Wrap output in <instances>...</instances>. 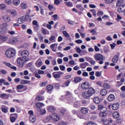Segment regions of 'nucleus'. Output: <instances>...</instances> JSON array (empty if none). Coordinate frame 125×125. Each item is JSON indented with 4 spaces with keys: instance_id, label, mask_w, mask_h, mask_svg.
I'll return each mask as SVG.
<instances>
[{
    "instance_id": "f257e3e1",
    "label": "nucleus",
    "mask_w": 125,
    "mask_h": 125,
    "mask_svg": "<svg viewBox=\"0 0 125 125\" xmlns=\"http://www.w3.org/2000/svg\"><path fill=\"white\" fill-rule=\"evenodd\" d=\"M89 86H90V84L88 82H84L81 84L82 89H87L82 93L83 97L86 99H88L90 96H92L95 93V89L92 87H89Z\"/></svg>"
},
{
    "instance_id": "f03ea898",
    "label": "nucleus",
    "mask_w": 125,
    "mask_h": 125,
    "mask_svg": "<svg viewBox=\"0 0 125 125\" xmlns=\"http://www.w3.org/2000/svg\"><path fill=\"white\" fill-rule=\"evenodd\" d=\"M5 55L7 58H13L16 55V50L14 48L8 49L5 52Z\"/></svg>"
},
{
    "instance_id": "7ed1b4c3",
    "label": "nucleus",
    "mask_w": 125,
    "mask_h": 125,
    "mask_svg": "<svg viewBox=\"0 0 125 125\" xmlns=\"http://www.w3.org/2000/svg\"><path fill=\"white\" fill-rule=\"evenodd\" d=\"M94 58L96 61H99V63L102 65L104 63V57L99 53H97L94 55Z\"/></svg>"
},
{
    "instance_id": "20e7f679",
    "label": "nucleus",
    "mask_w": 125,
    "mask_h": 125,
    "mask_svg": "<svg viewBox=\"0 0 125 125\" xmlns=\"http://www.w3.org/2000/svg\"><path fill=\"white\" fill-rule=\"evenodd\" d=\"M66 98L67 101V103L71 104L74 101H76V98L73 97V94L70 92H66Z\"/></svg>"
},
{
    "instance_id": "39448f33",
    "label": "nucleus",
    "mask_w": 125,
    "mask_h": 125,
    "mask_svg": "<svg viewBox=\"0 0 125 125\" xmlns=\"http://www.w3.org/2000/svg\"><path fill=\"white\" fill-rule=\"evenodd\" d=\"M27 61H28V58L25 59V58L20 57L17 59V62L19 67H22V66H23V64L26 63V62H27Z\"/></svg>"
},
{
    "instance_id": "423d86ee",
    "label": "nucleus",
    "mask_w": 125,
    "mask_h": 125,
    "mask_svg": "<svg viewBox=\"0 0 125 125\" xmlns=\"http://www.w3.org/2000/svg\"><path fill=\"white\" fill-rule=\"evenodd\" d=\"M29 18H30V16L29 15L23 16L18 19V23L19 24H23V23H25V22L28 21Z\"/></svg>"
},
{
    "instance_id": "0eeeda50",
    "label": "nucleus",
    "mask_w": 125,
    "mask_h": 125,
    "mask_svg": "<svg viewBox=\"0 0 125 125\" xmlns=\"http://www.w3.org/2000/svg\"><path fill=\"white\" fill-rule=\"evenodd\" d=\"M1 29H0V34H5L8 32V29H7V23H5L1 24Z\"/></svg>"
},
{
    "instance_id": "6e6552de",
    "label": "nucleus",
    "mask_w": 125,
    "mask_h": 125,
    "mask_svg": "<svg viewBox=\"0 0 125 125\" xmlns=\"http://www.w3.org/2000/svg\"><path fill=\"white\" fill-rule=\"evenodd\" d=\"M53 78L55 79H59L62 75H64V73L61 71L54 72L52 74Z\"/></svg>"
},
{
    "instance_id": "1a4fd4ad",
    "label": "nucleus",
    "mask_w": 125,
    "mask_h": 125,
    "mask_svg": "<svg viewBox=\"0 0 125 125\" xmlns=\"http://www.w3.org/2000/svg\"><path fill=\"white\" fill-rule=\"evenodd\" d=\"M21 56L22 57H23V58H25V59H27V57L29 56V52L27 50L22 51L21 52Z\"/></svg>"
},
{
    "instance_id": "9d476101",
    "label": "nucleus",
    "mask_w": 125,
    "mask_h": 125,
    "mask_svg": "<svg viewBox=\"0 0 125 125\" xmlns=\"http://www.w3.org/2000/svg\"><path fill=\"white\" fill-rule=\"evenodd\" d=\"M52 116V121L54 122H58L59 120H60V117L57 115V113H54L53 114Z\"/></svg>"
},
{
    "instance_id": "9b49d317",
    "label": "nucleus",
    "mask_w": 125,
    "mask_h": 125,
    "mask_svg": "<svg viewBox=\"0 0 125 125\" xmlns=\"http://www.w3.org/2000/svg\"><path fill=\"white\" fill-rule=\"evenodd\" d=\"M52 121V116H48L43 120V123H51Z\"/></svg>"
},
{
    "instance_id": "f8f14e48",
    "label": "nucleus",
    "mask_w": 125,
    "mask_h": 125,
    "mask_svg": "<svg viewBox=\"0 0 125 125\" xmlns=\"http://www.w3.org/2000/svg\"><path fill=\"white\" fill-rule=\"evenodd\" d=\"M117 11L119 13H121V12H125V4H124L123 5L120 6V7H119L118 8Z\"/></svg>"
},
{
    "instance_id": "ddd939ff",
    "label": "nucleus",
    "mask_w": 125,
    "mask_h": 125,
    "mask_svg": "<svg viewBox=\"0 0 125 125\" xmlns=\"http://www.w3.org/2000/svg\"><path fill=\"white\" fill-rule=\"evenodd\" d=\"M2 18L5 22H10V21H11V19L7 15L3 16Z\"/></svg>"
},
{
    "instance_id": "4468645a",
    "label": "nucleus",
    "mask_w": 125,
    "mask_h": 125,
    "mask_svg": "<svg viewBox=\"0 0 125 125\" xmlns=\"http://www.w3.org/2000/svg\"><path fill=\"white\" fill-rule=\"evenodd\" d=\"M119 57H120V55H115L113 57L112 60V62L113 63H117L118 61H119Z\"/></svg>"
},
{
    "instance_id": "2eb2a0df",
    "label": "nucleus",
    "mask_w": 125,
    "mask_h": 125,
    "mask_svg": "<svg viewBox=\"0 0 125 125\" xmlns=\"http://www.w3.org/2000/svg\"><path fill=\"white\" fill-rule=\"evenodd\" d=\"M19 41V40L18 39V38H17V37H14L9 40L10 42H12V43H16L18 42Z\"/></svg>"
},
{
    "instance_id": "dca6fc26",
    "label": "nucleus",
    "mask_w": 125,
    "mask_h": 125,
    "mask_svg": "<svg viewBox=\"0 0 125 125\" xmlns=\"http://www.w3.org/2000/svg\"><path fill=\"white\" fill-rule=\"evenodd\" d=\"M107 100L109 102H112L115 100V95L113 94H110L107 97Z\"/></svg>"
},
{
    "instance_id": "f3484780",
    "label": "nucleus",
    "mask_w": 125,
    "mask_h": 125,
    "mask_svg": "<svg viewBox=\"0 0 125 125\" xmlns=\"http://www.w3.org/2000/svg\"><path fill=\"white\" fill-rule=\"evenodd\" d=\"M9 95L6 94V93H2L0 95V98L2 99H8Z\"/></svg>"
},
{
    "instance_id": "a211bd4d",
    "label": "nucleus",
    "mask_w": 125,
    "mask_h": 125,
    "mask_svg": "<svg viewBox=\"0 0 125 125\" xmlns=\"http://www.w3.org/2000/svg\"><path fill=\"white\" fill-rule=\"evenodd\" d=\"M21 8V9H27L28 8V5L25 2H22L20 4Z\"/></svg>"
},
{
    "instance_id": "6ab92c4d",
    "label": "nucleus",
    "mask_w": 125,
    "mask_h": 125,
    "mask_svg": "<svg viewBox=\"0 0 125 125\" xmlns=\"http://www.w3.org/2000/svg\"><path fill=\"white\" fill-rule=\"evenodd\" d=\"M113 123L112 120H107V119H104L103 120V123L104 125H109V124H112Z\"/></svg>"
},
{
    "instance_id": "aec40b11",
    "label": "nucleus",
    "mask_w": 125,
    "mask_h": 125,
    "mask_svg": "<svg viewBox=\"0 0 125 125\" xmlns=\"http://www.w3.org/2000/svg\"><path fill=\"white\" fill-rule=\"evenodd\" d=\"M56 110V109L53 106H50L47 107V110L51 113H53Z\"/></svg>"
},
{
    "instance_id": "412c9836",
    "label": "nucleus",
    "mask_w": 125,
    "mask_h": 125,
    "mask_svg": "<svg viewBox=\"0 0 125 125\" xmlns=\"http://www.w3.org/2000/svg\"><path fill=\"white\" fill-rule=\"evenodd\" d=\"M44 104H43V103H37L36 104V107L38 108V109H41V108H42V107H44Z\"/></svg>"
},
{
    "instance_id": "4be33fe9",
    "label": "nucleus",
    "mask_w": 125,
    "mask_h": 125,
    "mask_svg": "<svg viewBox=\"0 0 125 125\" xmlns=\"http://www.w3.org/2000/svg\"><path fill=\"white\" fill-rule=\"evenodd\" d=\"M36 116L35 115L30 116L29 117V121L31 123H34L36 122Z\"/></svg>"
},
{
    "instance_id": "5701e85b",
    "label": "nucleus",
    "mask_w": 125,
    "mask_h": 125,
    "mask_svg": "<svg viewBox=\"0 0 125 125\" xmlns=\"http://www.w3.org/2000/svg\"><path fill=\"white\" fill-rule=\"evenodd\" d=\"M119 103L113 104L112 105V108L113 110H118L119 109Z\"/></svg>"
},
{
    "instance_id": "b1692460",
    "label": "nucleus",
    "mask_w": 125,
    "mask_h": 125,
    "mask_svg": "<svg viewBox=\"0 0 125 125\" xmlns=\"http://www.w3.org/2000/svg\"><path fill=\"white\" fill-rule=\"evenodd\" d=\"M88 65V62H85L81 63L80 66L82 69H85V68H86V66H87Z\"/></svg>"
},
{
    "instance_id": "393cba45",
    "label": "nucleus",
    "mask_w": 125,
    "mask_h": 125,
    "mask_svg": "<svg viewBox=\"0 0 125 125\" xmlns=\"http://www.w3.org/2000/svg\"><path fill=\"white\" fill-rule=\"evenodd\" d=\"M112 116L114 119H118V118L120 117V113L117 111H115L113 112Z\"/></svg>"
},
{
    "instance_id": "a878e982",
    "label": "nucleus",
    "mask_w": 125,
    "mask_h": 125,
    "mask_svg": "<svg viewBox=\"0 0 125 125\" xmlns=\"http://www.w3.org/2000/svg\"><path fill=\"white\" fill-rule=\"evenodd\" d=\"M36 65L38 68H40V67H41L42 65V61L38 60L36 62Z\"/></svg>"
},
{
    "instance_id": "bb28decb",
    "label": "nucleus",
    "mask_w": 125,
    "mask_h": 125,
    "mask_svg": "<svg viewBox=\"0 0 125 125\" xmlns=\"http://www.w3.org/2000/svg\"><path fill=\"white\" fill-rule=\"evenodd\" d=\"M13 4L15 6H18L20 4V0H13L12 1Z\"/></svg>"
},
{
    "instance_id": "cd10ccee",
    "label": "nucleus",
    "mask_w": 125,
    "mask_h": 125,
    "mask_svg": "<svg viewBox=\"0 0 125 125\" xmlns=\"http://www.w3.org/2000/svg\"><path fill=\"white\" fill-rule=\"evenodd\" d=\"M81 111L82 114H86L88 112V109L86 107H82Z\"/></svg>"
},
{
    "instance_id": "c85d7f7f",
    "label": "nucleus",
    "mask_w": 125,
    "mask_h": 125,
    "mask_svg": "<svg viewBox=\"0 0 125 125\" xmlns=\"http://www.w3.org/2000/svg\"><path fill=\"white\" fill-rule=\"evenodd\" d=\"M82 80V78L80 77H77L74 78V83H80V82H81Z\"/></svg>"
},
{
    "instance_id": "c756f323",
    "label": "nucleus",
    "mask_w": 125,
    "mask_h": 125,
    "mask_svg": "<svg viewBox=\"0 0 125 125\" xmlns=\"http://www.w3.org/2000/svg\"><path fill=\"white\" fill-rule=\"evenodd\" d=\"M107 90L105 89H103L101 91L100 94L101 95H102V96H105V95L107 94Z\"/></svg>"
},
{
    "instance_id": "7c9ffc66",
    "label": "nucleus",
    "mask_w": 125,
    "mask_h": 125,
    "mask_svg": "<svg viewBox=\"0 0 125 125\" xmlns=\"http://www.w3.org/2000/svg\"><path fill=\"white\" fill-rule=\"evenodd\" d=\"M94 102L96 103V104H99L100 103V99L98 97H96L93 99Z\"/></svg>"
},
{
    "instance_id": "2f4dec72",
    "label": "nucleus",
    "mask_w": 125,
    "mask_h": 125,
    "mask_svg": "<svg viewBox=\"0 0 125 125\" xmlns=\"http://www.w3.org/2000/svg\"><path fill=\"white\" fill-rule=\"evenodd\" d=\"M36 99L37 101H42L44 99V97L42 96H38L36 97Z\"/></svg>"
},
{
    "instance_id": "473e14b6",
    "label": "nucleus",
    "mask_w": 125,
    "mask_h": 125,
    "mask_svg": "<svg viewBox=\"0 0 125 125\" xmlns=\"http://www.w3.org/2000/svg\"><path fill=\"white\" fill-rule=\"evenodd\" d=\"M31 83V81L25 80H22L21 82V84H27L28 83Z\"/></svg>"
},
{
    "instance_id": "72a5a7b5",
    "label": "nucleus",
    "mask_w": 125,
    "mask_h": 125,
    "mask_svg": "<svg viewBox=\"0 0 125 125\" xmlns=\"http://www.w3.org/2000/svg\"><path fill=\"white\" fill-rule=\"evenodd\" d=\"M42 33L43 35H49V31L46 29H43L42 30Z\"/></svg>"
},
{
    "instance_id": "f704fd0d",
    "label": "nucleus",
    "mask_w": 125,
    "mask_h": 125,
    "mask_svg": "<svg viewBox=\"0 0 125 125\" xmlns=\"http://www.w3.org/2000/svg\"><path fill=\"white\" fill-rule=\"evenodd\" d=\"M99 116L101 118H105V117L107 116V113H106V112L101 111V112L99 114Z\"/></svg>"
},
{
    "instance_id": "c9c22d12",
    "label": "nucleus",
    "mask_w": 125,
    "mask_h": 125,
    "mask_svg": "<svg viewBox=\"0 0 125 125\" xmlns=\"http://www.w3.org/2000/svg\"><path fill=\"white\" fill-rule=\"evenodd\" d=\"M10 14L12 16L14 17L17 15V12L15 10H12L11 11Z\"/></svg>"
},
{
    "instance_id": "e433bc0d",
    "label": "nucleus",
    "mask_w": 125,
    "mask_h": 125,
    "mask_svg": "<svg viewBox=\"0 0 125 125\" xmlns=\"http://www.w3.org/2000/svg\"><path fill=\"white\" fill-rule=\"evenodd\" d=\"M50 42H56V38H55V36H52L49 38Z\"/></svg>"
},
{
    "instance_id": "4c0bfd02",
    "label": "nucleus",
    "mask_w": 125,
    "mask_h": 125,
    "mask_svg": "<svg viewBox=\"0 0 125 125\" xmlns=\"http://www.w3.org/2000/svg\"><path fill=\"white\" fill-rule=\"evenodd\" d=\"M124 3V0H117V2L116 3L117 6H121V4Z\"/></svg>"
},
{
    "instance_id": "58836bf2",
    "label": "nucleus",
    "mask_w": 125,
    "mask_h": 125,
    "mask_svg": "<svg viewBox=\"0 0 125 125\" xmlns=\"http://www.w3.org/2000/svg\"><path fill=\"white\" fill-rule=\"evenodd\" d=\"M61 113L62 114L63 116H64V117H67V116H68V111H67V110H62Z\"/></svg>"
},
{
    "instance_id": "ea45409f",
    "label": "nucleus",
    "mask_w": 125,
    "mask_h": 125,
    "mask_svg": "<svg viewBox=\"0 0 125 125\" xmlns=\"http://www.w3.org/2000/svg\"><path fill=\"white\" fill-rule=\"evenodd\" d=\"M77 8H78L79 10H81V11H83V6L81 4H78L76 5Z\"/></svg>"
},
{
    "instance_id": "a19ab883",
    "label": "nucleus",
    "mask_w": 125,
    "mask_h": 125,
    "mask_svg": "<svg viewBox=\"0 0 125 125\" xmlns=\"http://www.w3.org/2000/svg\"><path fill=\"white\" fill-rule=\"evenodd\" d=\"M6 9V5L4 4H0V9L1 10H5Z\"/></svg>"
},
{
    "instance_id": "79ce46f5",
    "label": "nucleus",
    "mask_w": 125,
    "mask_h": 125,
    "mask_svg": "<svg viewBox=\"0 0 125 125\" xmlns=\"http://www.w3.org/2000/svg\"><path fill=\"white\" fill-rule=\"evenodd\" d=\"M62 34L65 38H70V35H69V34H68V32H67L66 31H65V30L63 31Z\"/></svg>"
},
{
    "instance_id": "37998d69",
    "label": "nucleus",
    "mask_w": 125,
    "mask_h": 125,
    "mask_svg": "<svg viewBox=\"0 0 125 125\" xmlns=\"http://www.w3.org/2000/svg\"><path fill=\"white\" fill-rule=\"evenodd\" d=\"M1 111L3 112V113H7L8 112L7 107L4 106H2Z\"/></svg>"
},
{
    "instance_id": "c03bdc74",
    "label": "nucleus",
    "mask_w": 125,
    "mask_h": 125,
    "mask_svg": "<svg viewBox=\"0 0 125 125\" xmlns=\"http://www.w3.org/2000/svg\"><path fill=\"white\" fill-rule=\"evenodd\" d=\"M7 74V71L4 69L0 70V75H6Z\"/></svg>"
},
{
    "instance_id": "a18cd8bd",
    "label": "nucleus",
    "mask_w": 125,
    "mask_h": 125,
    "mask_svg": "<svg viewBox=\"0 0 125 125\" xmlns=\"http://www.w3.org/2000/svg\"><path fill=\"white\" fill-rule=\"evenodd\" d=\"M46 88L48 91H51V90H52L53 89V85H49L47 86Z\"/></svg>"
},
{
    "instance_id": "49530a36",
    "label": "nucleus",
    "mask_w": 125,
    "mask_h": 125,
    "mask_svg": "<svg viewBox=\"0 0 125 125\" xmlns=\"http://www.w3.org/2000/svg\"><path fill=\"white\" fill-rule=\"evenodd\" d=\"M3 64L4 65H6V66H7V67H9V68H10L12 66V65H11V63L9 62H3Z\"/></svg>"
},
{
    "instance_id": "de8ad7c7",
    "label": "nucleus",
    "mask_w": 125,
    "mask_h": 125,
    "mask_svg": "<svg viewBox=\"0 0 125 125\" xmlns=\"http://www.w3.org/2000/svg\"><path fill=\"white\" fill-rule=\"evenodd\" d=\"M79 106H80V101L75 102L74 104V107L75 108H78Z\"/></svg>"
},
{
    "instance_id": "09e8293b",
    "label": "nucleus",
    "mask_w": 125,
    "mask_h": 125,
    "mask_svg": "<svg viewBox=\"0 0 125 125\" xmlns=\"http://www.w3.org/2000/svg\"><path fill=\"white\" fill-rule=\"evenodd\" d=\"M7 40V38L6 37H3L1 35L0 36V41H2V42H5Z\"/></svg>"
},
{
    "instance_id": "8fccbe9b",
    "label": "nucleus",
    "mask_w": 125,
    "mask_h": 125,
    "mask_svg": "<svg viewBox=\"0 0 125 125\" xmlns=\"http://www.w3.org/2000/svg\"><path fill=\"white\" fill-rule=\"evenodd\" d=\"M33 25H34L35 26H36V27H39V23L38 22V21L36 20H34L32 22Z\"/></svg>"
},
{
    "instance_id": "3c124183",
    "label": "nucleus",
    "mask_w": 125,
    "mask_h": 125,
    "mask_svg": "<svg viewBox=\"0 0 125 125\" xmlns=\"http://www.w3.org/2000/svg\"><path fill=\"white\" fill-rule=\"evenodd\" d=\"M64 3H65L66 5L69 7H72V6H73V3L71 2H64Z\"/></svg>"
},
{
    "instance_id": "603ef678",
    "label": "nucleus",
    "mask_w": 125,
    "mask_h": 125,
    "mask_svg": "<svg viewBox=\"0 0 125 125\" xmlns=\"http://www.w3.org/2000/svg\"><path fill=\"white\" fill-rule=\"evenodd\" d=\"M53 18H54V21H56V20H58L59 17H58V15L57 14H55L52 16Z\"/></svg>"
},
{
    "instance_id": "864d4df0",
    "label": "nucleus",
    "mask_w": 125,
    "mask_h": 125,
    "mask_svg": "<svg viewBox=\"0 0 125 125\" xmlns=\"http://www.w3.org/2000/svg\"><path fill=\"white\" fill-rule=\"evenodd\" d=\"M105 40L108 42H111V41H113V38H112L111 36H108L105 38Z\"/></svg>"
},
{
    "instance_id": "5fc2aeb1",
    "label": "nucleus",
    "mask_w": 125,
    "mask_h": 125,
    "mask_svg": "<svg viewBox=\"0 0 125 125\" xmlns=\"http://www.w3.org/2000/svg\"><path fill=\"white\" fill-rule=\"evenodd\" d=\"M89 107L90 108L91 110H92L93 111L95 110V105L92 104L89 105Z\"/></svg>"
},
{
    "instance_id": "6e6d98bb",
    "label": "nucleus",
    "mask_w": 125,
    "mask_h": 125,
    "mask_svg": "<svg viewBox=\"0 0 125 125\" xmlns=\"http://www.w3.org/2000/svg\"><path fill=\"white\" fill-rule=\"evenodd\" d=\"M56 54L58 57H64V55L61 52H57Z\"/></svg>"
},
{
    "instance_id": "4d7b16f0",
    "label": "nucleus",
    "mask_w": 125,
    "mask_h": 125,
    "mask_svg": "<svg viewBox=\"0 0 125 125\" xmlns=\"http://www.w3.org/2000/svg\"><path fill=\"white\" fill-rule=\"evenodd\" d=\"M97 14L99 17H101V16H102L103 15V14H104V13H103V11H99Z\"/></svg>"
},
{
    "instance_id": "13d9d810",
    "label": "nucleus",
    "mask_w": 125,
    "mask_h": 125,
    "mask_svg": "<svg viewBox=\"0 0 125 125\" xmlns=\"http://www.w3.org/2000/svg\"><path fill=\"white\" fill-rule=\"evenodd\" d=\"M103 86L105 88H110V85H109L108 83H104L103 84Z\"/></svg>"
},
{
    "instance_id": "bf43d9fd",
    "label": "nucleus",
    "mask_w": 125,
    "mask_h": 125,
    "mask_svg": "<svg viewBox=\"0 0 125 125\" xmlns=\"http://www.w3.org/2000/svg\"><path fill=\"white\" fill-rule=\"evenodd\" d=\"M5 2L6 4L10 5L12 3V1L11 0H5Z\"/></svg>"
},
{
    "instance_id": "052dcab7",
    "label": "nucleus",
    "mask_w": 125,
    "mask_h": 125,
    "mask_svg": "<svg viewBox=\"0 0 125 125\" xmlns=\"http://www.w3.org/2000/svg\"><path fill=\"white\" fill-rule=\"evenodd\" d=\"M115 0H105V3L107 4H110V3H112V2H114Z\"/></svg>"
},
{
    "instance_id": "680f3d73",
    "label": "nucleus",
    "mask_w": 125,
    "mask_h": 125,
    "mask_svg": "<svg viewBox=\"0 0 125 125\" xmlns=\"http://www.w3.org/2000/svg\"><path fill=\"white\" fill-rule=\"evenodd\" d=\"M76 48L77 52L78 53H80V54H81V53L82 52V50L81 49V48H80V47H76Z\"/></svg>"
},
{
    "instance_id": "e2e57ef3",
    "label": "nucleus",
    "mask_w": 125,
    "mask_h": 125,
    "mask_svg": "<svg viewBox=\"0 0 125 125\" xmlns=\"http://www.w3.org/2000/svg\"><path fill=\"white\" fill-rule=\"evenodd\" d=\"M86 53H87V51H86V50H81V53L80 54V55H84V54H86Z\"/></svg>"
},
{
    "instance_id": "0e129e2a",
    "label": "nucleus",
    "mask_w": 125,
    "mask_h": 125,
    "mask_svg": "<svg viewBox=\"0 0 125 125\" xmlns=\"http://www.w3.org/2000/svg\"><path fill=\"white\" fill-rule=\"evenodd\" d=\"M48 8L49 9L50 11H51L52 9L54 8V7L52 5L49 4L48 5Z\"/></svg>"
},
{
    "instance_id": "69168bd1",
    "label": "nucleus",
    "mask_w": 125,
    "mask_h": 125,
    "mask_svg": "<svg viewBox=\"0 0 125 125\" xmlns=\"http://www.w3.org/2000/svg\"><path fill=\"white\" fill-rule=\"evenodd\" d=\"M17 119L16 118H15V117H11L10 118V121L11 122V123H14V122H15V120Z\"/></svg>"
},
{
    "instance_id": "338daca9",
    "label": "nucleus",
    "mask_w": 125,
    "mask_h": 125,
    "mask_svg": "<svg viewBox=\"0 0 125 125\" xmlns=\"http://www.w3.org/2000/svg\"><path fill=\"white\" fill-rule=\"evenodd\" d=\"M95 76L96 77H100V76H101V73H100V72L99 71H97L95 73Z\"/></svg>"
},
{
    "instance_id": "774afa93",
    "label": "nucleus",
    "mask_w": 125,
    "mask_h": 125,
    "mask_svg": "<svg viewBox=\"0 0 125 125\" xmlns=\"http://www.w3.org/2000/svg\"><path fill=\"white\" fill-rule=\"evenodd\" d=\"M86 125H96V124H95L94 122H88Z\"/></svg>"
}]
</instances>
